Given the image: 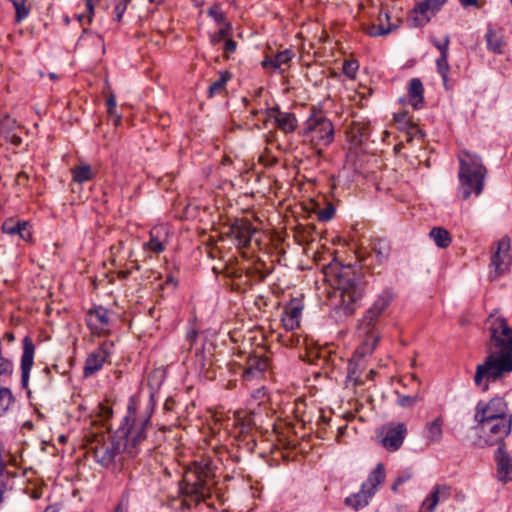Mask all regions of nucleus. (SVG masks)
Instances as JSON below:
<instances>
[{
    "label": "nucleus",
    "instance_id": "nucleus-1",
    "mask_svg": "<svg viewBox=\"0 0 512 512\" xmlns=\"http://www.w3.org/2000/svg\"><path fill=\"white\" fill-rule=\"evenodd\" d=\"M489 341L488 355L483 363L476 366L474 383L483 392L489 389V384L497 382L512 372V328L505 318L487 320Z\"/></svg>",
    "mask_w": 512,
    "mask_h": 512
},
{
    "label": "nucleus",
    "instance_id": "nucleus-2",
    "mask_svg": "<svg viewBox=\"0 0 512 512\" xmlns=\"http://www.w3.org/2000/svg\"><path fill=\"white\" fill-rule=\"evenodd\" d=\"M459 186L457 188V197L467 200L472 194L478 197L484 189L487 169L482 163V159L469 151H462L458 155Z\"/></svg>",
    "mask_w": 512,
    "mask_h": 512
},
{
    "label": "nucleus",
    "instance_id": "nucleus-3",
    "mask_svg": "<svg viewBox=\"0 0 512 512\" xmlns=\"http://www.w3.org/2000/svg\"><path fill=\"white\" fill-rule=\"evenodd\" d=\"M334 273L337 289L341 291L339 309L345 315H352L357 308V302L364 295L365 281L356 268L351 265L336 263Z\"/></svg>",
    "mask_w": 512,
    "mask_h": 512
},
{
    "label": "nucleus",
    "instance_id": "nucleus-4",
    "mask_svg": "<svg viewBox=\"0 0 512 512\" xmlns=\"http://www.w3.org/2000/svg\"><path fill=\"white\" fill-rule=\"evenodd\" d=\"M150 424V416L137 417L136 409L129 405L115 436L125 444L126 455L134 458L140 452L141 444L146 440V429Z\"/></svg>",
    "mask_w": 512,
    "mask_h": 512
},
{
    "label": "nucleus",
    "instance_id": "nucleus-5",
    "mask_svg": "<svg viewBox=\"0 0 512 512\" xmlns=\"http://www.w3.org/2000/svg\"><path fill=\"white\" fill-rule=\"evenodd\" d=\"M212 477L209 464L194 462L183 475L179 484L180 492L193 500H202L210 495Z\"/></svg>",
    "mask_w": 512,
    "mask_h": 512
},
{
    "label": "nucleus",
    "instance_id": "nucleus-6",
    "mask_svg": "<svg viewBox=\"0 0 512 512\" xmlns=\"http://www.w3.org/2000/svg\"><path fill=\"white\" fill-rule=\"evenodd\" d=\"M475 429L480 431V441L487 446L505 445L504 439L511 433L512 417L496 421L477 422Z\"/></svg>",
    "mask_w": 512,
    "mask_h": 512
},
{
    "label": "nucleus",
    "instance_id": "nucleus-7",
    "mask_svg": "<svg viewBox=\"0 0 512 512\" xmlns=\"http://www.w3.org/2000/svg\"><path fill=\"white\" fill-rule=\"evenodd\" d=\"M305 134L316 145L328 146L334 139V126L322 114H314L306 121Z\"/></svg>",
    "mask_w": 512,
    "mask_h": 512
},
{
    "label": "nucleus",
    "instance_id": "nucleus-8",
    "mask_svg": "<svg viewBox=\"0 0 512 512\" xmlns=\"http://www.w3.org/2000/svg\"><path fill=\"white\" fill-rule=\"evenodd\" d=\"M508 403L503 397L496 396L491 398L488 402L479 401L475 407L474 420L475 422L496 421L512 417L508 412Z\"/></svg>",
    "mask_w": 512,
    "mask_h": 512
},
{
    "label": "nucleus",
    "instance_id": "nucleus-9",
    "mask_svg": "<svg viewBox=\"0 0 512 512\" xmlns=\"http://www.w3.org/2000/svg\"><path fill=\"white\" fill-rule=\"evenodd\" d=\"M94 460L102 467L110 468L116 464L117 459L120 460L122 453L126 454L125 444L118 439L115 434L109 442L97 444L92 448Z\"/></svg>",
    "mask_w": 512,
    "mask_h": 512
},
{
    "label": "nucleus",
    "instance_id": "nucleus-10",
    "mask_svg": "<svg viewBox=\"0 0 512 512\" xmlns=\"http://www.w3.org/2000/svg\"><path fill=\"white\" fill-rule=\"evenodd\" d=\"M407 435V427L401 422H390L382 427L377 438L380 445L388 451L395 452L400 449Z\"/></svg>",
    "mask_w": 512,
    "mask_h": 512
},
{
    "label": "nucleus",
    "instance_id": "nucleus-11",
    "mask_svg": "<svg viewBox=\"0 0 512 512\" xmlns=\"http://www.w3.org/2000/svg\"><path fill=\"white\" fill-rule=\"evenodd\" d=\"M447 0H423L415 5L408 20L412 27H423L434 17Z\"/></svg>",
    "mask_w": 512,
    "mask_h": 512
},
{
    "label": "nucleus",
    "instance_id": "nucleus-12",
    "mask_svg": "<svg viewBox=\"0 0 512 512\" xmlns=\"http://www.w3.org/2000/svg\"><path fill=\"white\" fill-rule=\"evenodd\" d=\"M496 250L492 253L491 265L495 269L496 276L505 272L511 264V255L509 250L511 241L509 237L501 238L497 243Z\"/></svg>",
    "mask_w": 512,
    "mask_h": 512
},
{
    "label": "nucleus",
    "instance_id": "nucleus-13",
    "mask_svg": "<svg viewBox=\"0 0 512 512\" xmlns=\"http://www.w3.org/2000/svg\"><path fill=\"white\" fill-rule=\"evenodd\" d=\"M256 229L247 220L236 219L229 227L228 235L233 237L239 247H248Z\"/></svg>",
    "mask_w": 512,
    "mask_h": 512
},
{
    "label": "nucleus",
    "instance_id": "nucleus-14",
    "mask_svg": "<svg viewBox=\"0 0 512 512\" xmlns=\"http://www.w3.org/2000/svg\"><path fill=\"white\" fill-rule=\"evenodd\" d=\"M113 344L104 342L97 349H95L86 359L84 366V375L89 377L93 375L95 372L100 370L109 357Z\"/></svg>",
    "mask_w": 512,
    "mask_h": 512
},
{
    "label": "nucleus",
    "instance_id": "nucleus-15",
    "mask_svg": "<svg viewBox=\"0 0 512 512\" xmlns=\"http://www.w3.org/2000/svg\"><path fill=\"white\" fill-rule=\"evenodd\" d=\"M35 345L32 339L26 336L23 339V353L21 356V385L28 387L30 371L33 366Z\"/></svg>",
    "mask_w": 512,
    "mask_h": 512
},
{
    "label": "nucleus",
    "instance_id": "nucleus-16",
    "mask_svg": "<svg viewBox=\"0 0 512 512\" xmlns=\"http://www.w3.org/2000/svg\"><path fill=\"white\" fill-rule=\"evenodd\" d=\"M267 117L273 118L277 127L284 133H291L297 127V119L293 113L282 112L278 106L266 110Z\"/></svg>",
    "mask_w": 512,
    "mask_h": 512
},
{
    "label": "nucleus",
    "instance_id": "nucleus-17",
    "mask_svg": "<svg viewBox=\"0 0 512 512\" xmlns=\"http://www.w3.org/2000/svg\"><path fill=\"white\" fill-rule=\"evenodd\" d=\"M498 479L507 483L512 480V459L505 450V445H500L495 451Z\"/></svg>",
    "mask_w": 512,
    "mask_h": 512
},
{
    "label": "nucleus",
    "instance_id": "nucleus-18",
    "mask_svg": "<svg viewBox=\"0 0 512 512\" xmlns=\"http://www.w3.org/2000/svg\"><path fill=\"white\" fill-rule=\"evenodd\" d=\"M449 496V486L435 485L431 493L422 502L419 512H434L438 503L447 500Z\"/></svg>",
    "mask_w": 512,
    "mask_h": 512
},
{
    "label": "nucleus",
    "instance_id": "nucleus-19",
    "mask_svg": "<svg viewBox=\"0 0 512 512\" xmlns=\"http://www.w3.org/2000/svg\"><path fill=\"white\" fill-rule=\"evenodd\" d=\"M86 323L93 333H101L110 323L108 310L102 306L90 309L87 313Z\"/></svg>",
    "mask_w": 512,
    "mask_h": 512
},
{
    "label": "nucleus",
    "instance_id": "nucleus-20",
    "mask_svg": "<svg viewBox=\"0 0 512 512\" xmlns=\"http://www.w3.org/2000/svg\"><path fill=\"white\" fill-rule=\"evenodd\" d=\"M267 368L268 363L266 359L258 356H251L247 360L242 376L245 380L258 378L267 370Z\"/></svg>",
    "mask_w": 512,
    "mask_h": 512
},
{
    "label": "nucleus",
    "instance_id": "nucleus-21",
    "mask_svg": "<svg viewBox=\"0 0 512 512\" xmlns=\"http://www.w3.org/2000/svg\"><path fill=\"white\" fill-rule=\"evenodd\" d=\"M295 56L291 49H285L276 53L274 56H266L261 65L263 68H272L273 70L284 71L281 67L287 65Z\"/></svg>",
    "mask_w": 512,
    "mask_h": 512
},
{
    "label": "nucleus",
    "instance_id": "nucleus-22",
    "mask_svg": "<svg viewBox=\"0 0 512 512\" xmlns=\"http://www.w3.org/2000/svg\"><path fill=\"white\" fill-rule=\"evenodd\" d=\"M424 87L419 78H412L408 84L409 102L414 109H420L424 104Z\"/></svg>",
    "mask_w": 512,
    "mask_h": 512
},
{
    "label": "nucleus",
    "instance_id": "nucleus-23",
    "mask_svg": "<svg viewBox=\"0 0 512 512\" xmlns=\"http://www.w3.org/2000/svg\"><path fill=\"white\" fill-rule=\"evenodd\" d=\"M444 419L438 416L425 425L424 437L428 443H439L443 436Z\"/></svg>",
    "mask_w": 512,
    "mask_h": 512
},
{
    "label": "nucleus",
    "instance_id": "nucleus-24",
    "mask_svg": "<svg viewBox=\"0 0 512 512\" xmlns=\"http://www.w3.org/2000/svg\"><path fill=\"white\" fill-rule=\"evenodd\" d=\"M383 17L389 21L390 15L388 12L379 14L380 24H371L363 28L364 32L371 37L386 36L397 29V25L389 24L388 27L383 25Z\"/></svg>",
    "mask_w": 512,
    "mask_h": 512
},
{
    "label": "nucleus",
    "instance_id": "nucleus-25",
    "mask_svg": "<svg viewBox=\"0 0 512 512\" xmlns=\"http://www.w3.org/2000/svg\"><path fill=\"white\" fill-rule=\"evenodd\" d=\"M385 480V468L383 463H378L376 467L369 474L367 480L362 483V487L368 489L370 492H373L375 495L377 488L380 484H382Z\"/></svg>",
    "mask_w": 512,
    "mask_h": 512
},
{
    "label": "nucleus",
    "instance_id": "nucleus-26",
    "mask_svg": "<svg viewBox=\"0 0 512 512\" xmlns=\"http://www.w3.org/2000/svg\"><path fill=\"white\" fill-rule=\"evenodd\" d=\"M373 496V492H370L368 489L361 486L359 492L354 493L345 499V504L355 510H359L367 506Z\"/></svg>",
    "mask_w": 512,
    "mask_h": 512
},
{
    "label": "nucleus",
    "instance_id": "nucleus-27",
    "mask_svg": "<svg viewBox=\"0 0 512 512\" xmlns=\"http://www.w3.org/2000/svg\"><path fill=\"white\" fill-rule=\"evenodd\" d=\"M485 38L487 41V47L490 51L498 54L502 53L504 42L503 35L500 32H496L491 27H489Z\"/></svg>",
    "mask_w": 512,
    "mask_h": 512
},
{
    "label": "nucleus",
    "instance_id": "nucleus-28",
    "mask_svg": "<svg viewBox=\"0 0 512 512\" xmlns=\"http://www.w3.org/2000/svg\"><path fill=\"white\" fill-rule=\"evenodd\" d=\"M429 236L439 248H447L451 243L450 233L443 227L432 228Z\"/></svg>",
    "mask_w": 512,
    "mask_h": 512
},
{
    "label": "nucleus",
    "instance_id": "nucleus-29",
    "mask_svg": "<svg viewBox=\"0 0 512 512\" xmlns=\"http://www.w3.org/2000/svg\"><path fill=\"white\" fill-rule=\"evenodd\" d=\"M393 293L391 290H384L374 301L372 306L370 307L376 313L382 315V313L388 308L390 303L393 300Z\"/></svg>",
    "mask_w": 512,
    "mask_h": 512
},
{
    "label": "nucleus",
    "instance_id": "nucleus-30",
    "mask_svg": "<svg viewBox=\"0 0 512 512\" xmlns=\"http://www.w3.org/2000/svg\"><path fill=\"white\" fill-rule=\"evenodd\" d=\"M393 293L391 290H384L374 301L372 306L370 307L376 313L382 315V313L388 308L390 303L393 300Z\"/></svg>",
    "mask_w": 512,
    "mask_h": 512
},
{
    "label": "nucleus",
    "instance_id": "nucleus-31",
    "mask_svg": "<svg viewBox=\"0 0 512 512\" xmlns=\"http://www.w3.org/2000/svg\"><path fill=\"white\" fill-rule=\"evenodd\" d=\"M372 250L379 262H384L390 255V245L384 239H375L372 244Z\"/></svg>",
    "mask_w": 512,
    "mask_h": 512
},
{
    "label": "nucleus",
    "instance_id": "nucleus-32",
    "mask_svg": "<svg viewBox=\"0 0 512 512\" xmlns=\"http://www.w3.org/2000/svg\"><path fill=\"white\" fill-rule=\"evenodd\" d=\"M303 304L300 299L293 298L285 306L283 314L300 322Z\"/></svg>",
    "mask_w": 512,
    "mask_h": 512
},
{
    "label": "nucleus",
    "instance_id": "nucleus-33",
    "mask_svg": "<svg viewBox=\"0 0 512 512\" xmlns=\"http://www.w3.org/2000/svg\"><path fill=\"white\" fill-rule=\"evenodd\" d=\"M231 77L232 75L228 71L220 72V78L209 86L208 97L212 98L215 94L223 91Z\"/></svg>",
    "mask_w": 512,
    "mask_h": 512
},
{
    "label": "nucleus",
    "instance_id": "nucleus-34",
    "mask_svg": "<svg viewBox=\"0 0 512 512\" xmlns=\"http://www.w3.org/2000/svg\"><path fill=\"white\" fill-rule=\"evenodd\" d=\"M72 174L73 180L80 184L89 181L93 178L91 166L88 164L75 167L72 170Z\"/></svg>",
    "mask_w": 512,
    "mask_h": 512
},
{
    "label": "nucleus",
    "instance_id": "nucleus-35",
    "mask_svg": "<svg viewBox=\"0 0 512 512\" xmlns=\"http://www.w3.org/2000/svg\"><path fill=\"white\" fill-rule=\"evenodd\" d=\"M14 401L15 398L11 390L7 387L0 386V417L7 413Z\"/></svg>",
    "mask_w": 512,
    "mask_h": 512
},
{
    "label": "nucleus",
    "instance_id": "nucleus-36",
    "mask_svg": "<svg viewBox=\"0 0 512 512\" xmlns=\"http://www.w3.org/2000/svg\"><path fill=\"white\" fill-rule=\"evenodd\" d=\"M11 2L15 9V22L21 23L30 13V7L27 5V0H11Z\"/></svg>",
    "mask_w": 512,
    "mask_h": 512
},
{
    "label": "nucleus",
    "instance_id": "nucleus-37",
    "mask_svg": "<svg viewBox=\"0 0 512 512\" xmlns=\"http://www.w3.org/2000/svg\"><path fill=\"white\" fill-rule=\"evenodd\" d=\"M436 67H437L438 73L442 77L444 86L447 88L448 72H449L448 53L440 55L436 59Z\"/></svg>",
    "mask_w": 512,
    "mask_h": 512
},
{
    "label": "nucleus",
    "instance_id": "nucleus-38",
    "mask_svg": "<svg viewBox=\"0 0 512 512\" xmlns=\"http://www.w3.org/2000/svg\"><path fill=\"white\" fill-rule=\"evenodd\" d=\"M17 127V122L14 118L10 116H5L0 119V137H9V134L12 133Z\"/></svg>",
    "mask_w": 512,
    "mask_h": 512
},
{
    "label": "nucleus",
    "instance_id": "nucleus-39",
    "mask_svg": "<svg viewBox=\"0 0 512 512\" xmlns=\"http://www.w3.org/2000/svg\"><path fill=\"white\" fill-rule=\"evenodd\" d=\"M231 30H232L231 24L224 23V25H221V28L217 32L210 35V43L212 45H216V44L220 43L231 33Z\"/></svg>",
    "mask_w": 512,
    "mask_h": 512
},
{
    "label": "nucleus",
    "instance_id": "nucleus-40",
    "mask_svg": "<svg viewBox=\"0 0 512 512\" xmlns=\"http://www.w3.org/2000/svg\"><path fill=\"white\" fill-rule=\"evenodd\" d=\"M380 316H381L380 314L376 313L371 308H369L365 312V314L361 320V327L363 329H367V332H368L369 329L375 325V323L378 321Z\"/></svg>",
    "mask_w": 512,
    "mask_h": 512
},
{
    "label": "nucleus",
    "instance_id": "nucleus-41",
    "mask_svg": "<svg viewBox=\"0 0 512 512\" xmlns=\"http://www.w3.org/2000/svg\"><path fill=\"white\" fill-rule=\"evenodd\" d=\"M394 121L398 126V129L405 131L413 123L408 112H399L394 115Z\"/></svg>",
    "mask_w": 512,
    "mask_h": 512
},
{
    "label": "nucleus",
    "instance_id": "nucleus-42",
    "mask_svg": "<svg viewBox=\"0 0 512 512\" xmlns=\"http://www.w3.org/2000/svg\"><path fill=\"white\" fill-rule=\"evenodd\" d=\"M420 400L418 394L415 395H398L396 400L397 405L403 408H411L415 406Z\"/></svg>",
    "mask_w": 512,
    "mask_h": 512
},
{
    "label": "nucleus",
    "instance_id": "nucleus-43",
    "mask_svg": "<svg viewBox=\"0 0 512 512\" xmlns=\"http://www.w3.org/2000/svg\"><path fill=\"white\" fill-rule=\"evenodd\" d=\"M23 221H15L14 219H7L2 224V231L9 235H16L19 232Z\"/></svg>",
    "mask_w": 512,
    "mask_h": 512
},
{
    "label": "nucleus",
    "instance_id": "nucleus-44",
    "mask_svg": "<svg viewBox=\"0 0 512 512\" xmlns=\"http://www.w3.org/2000/svg\"><path fill=\"white\" fill-rule=\"evenodd\" d=\"M151 237L149 242L146 244L147 248L154 253H161L165 249V245L155 236V231H151Z\"/></svg>",
    "mask_w": 512,
    "mask_h": 512
},
{
    "label": "nucleus",
    "instance_id": "nucleus-45",
    "mask_svg": "<svg viewBox=\"0 0 512 512\" xmlns=\"http://www.w3.org/2000/svg\"><path fill=\"white\" fill-rule=\"evenodd\" d=\"M207 13L219 25H224V23H228L225 19V15H224L223 11L220 9L219 5H213L211 8L208 9Z\"/></svg>",
    "mask_w": 512,
    "mask_h": 512
},
{
    "label": "nucleus",
    "instance_id": "nucleus-46",
    "mask_svg": "<svg viewBox=\"0 0 512 512\" xmlns=\"http://www.w3.org/2000/svg\"><path fill=\"white\" fill-rule=\"evenodd\" d=\"M335 214V208L333 205H328L327 207L320 209L318 211L317 217L320 221H329L333 218Z\"/></svg>",
    "mask_w": 512,
    "mask_h": 512
},
{
    "label": "nucleus",
    "instance_id": "nucleus-47",
    "mask_svg": "<svg viewBox=\"0 0 512 512\" xmlns=\"http://www.w3.org/2000/svg\"><path fill=\"white\" fill-rule=\"evenodd\" d=\"M128 0H119L114 8V20L119 22L127 9Z\"/></svg>",
    "mask_w": 512,
    "mask_h": 512
},
{
    "label": "nucleus",
    "instance_id": "nucleus-48",
    "mask_svg": "<svg viewBox=\"0 0 512 512\" xmlns=\"http://www.w3.org/2000/svg\"><path fill=\"white\" fill-rule=\"evenodd\" d=\"M107 113L110 116H116L117 122L120 121V116L116 114V97L114 94H110L106 99Z\"/></svg>",
    "mask_w": 512,
    "mask_h": 512
},
{
    "label": "nucleus",
    "instance_id": "nucleus-49",
    "mask_svg": "<svg viewBox=\"0 0 512 512\" xmlns=\"http://www.w3.org/2000/svg\"><path fill=\"white\" fill-rule=\"evenodd\" d=\"M432 43L440 51V55L449 53V43H450L449 35H446L443 38V41H441V42L437 41V40H433Z\"/></svg>",
    "mask_w": 512,
    "mask_h": 512
},
{
    "label": "nucleus",
    "instance_id": "nucleus-50",
    "mask_svg": "<svg viewBox=\"0 0 512 512\" xmlns=\"http://www.w3.org/2000/svg\"><path fill=\"white\" fill-rule=\"evenodd\" d=\"M358 69L357 61H346L343 66V72L346 76L354 78Z\"/></svg>",
    "mask_w": 512,
    "mask_h": 512
},
{
    "label": "nucleus",
    "instance_id": "nucleus-51",
    "mask_svg": "<svg viewBox=\"0 0 512 512\" xmlns=\"http://www.w3.org/2000/svg\"><path fill=\"white\" fill-rule=\"evenodd\" d=\"M405 132L407 133L408 135V140H411L412 138H423L424 137V133L422 132V130L415 124V123H412L408 129L405 130Z\"/></svg>",
    "mask_w": 512,
    "mask_h": 512
},
{
    "label": "nucleus",
    "instance_id": "nucleus-52",
    "mask_svg": "<svg viewBox=\"0 0 512 512\" xmlns=\"http://www.w3.org/2000/svg\"><path fill=\"white\" fill-rule=\"evenodd\" d=\"M21 239L24 241H30L32 239V232L30 230V225L28 222L23 221L21 224V227L19 229V232L17 233Z\"/></svg>",
    "mask_w": 512,
    "mask_h": 512
},
{
    "label": "nucleus",
    "instance_id": "nucleus-53",
    "mask_svg": "<svg viewBox=\"0 0 512 512\" xmlns=\"http://www.w3.org/2000/svg\"><path fill=\"white\" fill-rule=\"evenodd\" d=\"M281 321H282L284 328L288 331H292V330L298 328L299 324H300V322L298 320H295V319L288 317L284 314L282 316Z\"/></svg>",
    "mask_w": 512,
    "mask_h": 512
},
{
    "label": "nucleus",
    "instance_id": "nucleus-54",
    "mask_svg": "<svg viewBox=\"0 0 512 512\" xmlns=\"http://www.w3.org/2000/svg\"><path fill=\"white\" fill-rule=\"evenodd\" d=\"M267 392L266 388L264 386L259 387L255 390H253L251 397L255 400H259V403H261L266 398Z\"/></svg>",
    "mask_w": 512,
    "mask_h": 512
},
{
    "label": "nucleus",
    "instance_id": "nucleus-55",
    "mask_svg": "<svg viewBox=\"0 0 512 512\" xmlns=\"http://www.w3.org/2000/svg\"><path fill=\"white\" fill-rule=\"evenodd\" d=\"M236 48H237V43L231 38L227 39L225 41V45H224L225 57H228L229 54L234 53L236 51Z\"/></svg>",
    "mask_w": 512,
    "mask_h": 512
},
{
    "label": "nucleus",
    "instance_id": "nucleus-56",
    "mask_svg": "<svg viewBox=\"0 0 512 512\" xmlns=\"http://www.w3.org/2000/svg\"><path fill=\"white\" fill-rule=\"evenodd\" d=\"M411 477H412V473L410 471H404L400 475H398L395 480L398 481V484L402 485L405 482H407L408 480H410Z\"/></svg>",
    "mask_w": 512,
    "mask_h": 512
},
{
    "label": "nucleus",
    "instance_id": "nucleus-57",
    "mask_svg": "<svg viewBox=\"0 0 512 512\" xmlns=\"http://www.w3.org/2000/svg\"><path fill=\"white\" fill-rule=\"evenodd\" d=\"M8 142L15 146H19L22 143V138L13 132L9 134V137H4Z\"/></svg>",
    "mask_w": 512,
    "mask_h": 512
},
{
    "label": "nucleus",
    "instance_id": "nucleus-58",
    "mask_svg": "<svg viewBox=\"0 0 512 512\" xmlns=\"http://www.w3.org/2000/svg\"><path fill=\"white\" fill-rule=\"evenodd\" d=\"M198 332L195 329H190L186 333V339L190 342L189 349H191L193 342L196 340Z\"/></svg>",
    "mask_w": 512,
    "mask_h": 512
},
{
    "label": "nucleus",
    "instance_id": "nucleus-59",
    "mask_svg": "<svg viewBox=\"0 0 512 512\" xmlns=\"http://www.w3.org/2000/svg\"><path fill=\"white\" fill-rule=\"evenodd\" d=\"M84 1H85L86 9H87V12H88V19H89V22H91L92 15H93V13H94V4H93V0H84Z\"/></svg>",
    "mask_w": 512,
    "mask_h": 512
},
{
    "label": "nucleus",
    "instance_id": "nucleus-60",
    "mask_svg": "<svg viewBox=\"0 0 512 512\" xmlns=\"http://www.w3.org/2000/svg\"><path fill=\"white\" fill-rule=\"evenodd\" d=\"M459 1L462 4V6H464V7L477 5V3H478V0H459Z\"/></svg>",
    "mask_w": 512,
    "mask_h": 512
},
{
    "label": "nucleus",
    "instance_id": "nucleus-61",
    "mask_svg": "<svg viewBox=\"0 0 512 512\" xmlns=\"http://www.w3.org/2000/svg\"><path fill=\"white\" fill-rule=\"evenodd\" d=\"M114 512H127V506H124L123 502H120Z\"/></svg>",
    "mask_w": 512,
    "mask_h": 512
},
{
    "label": "nucleus",
    "instance_id": "nucleus-62",
    "mask_svg": "<svg viewBox=\"0 0 512 512\" xmlns=\"http://www.w3.org/2000/svg\"><path fill=\"white\" fill-rule=\"evenodd\" d=\"M371 351L375 349V347L377 346V343H378V338L375 337V336H372L371 337Z\"/></svg>",
    "mask_w": 512,
    "mask_h": 512
},
{
    "label": "nucleus",
    "instance_id": "nucleus-63",
    "mask_svg": "<svg viewBox=\"0 0 512 512\" xmlns=\"http://www.w3.org/2000/svg\"><path fill=\"white\" fill-rule=\"evenodd\" d=\"M399 486H401V484H398V481L395 480L394 483L391 485V490L396 492Z\"/></svg>",
    "mask_w": 512,
    "mask_h": 512
},
{
    "label": "nucleus",
    "instance_id": "nucleus-64",
    "mask_svg": "<svg viewBox=\"0 0 512 512\" xmlns=\"http://www.w3.org/2000/svg\"><path fill=\"white\" fill-rule=\"evenodd\" d=\"M22 178L28 179V175L25 172H20L17 175V179L20 181Z\"/></svg>",
    "mask_w": 512,
    "mask_h": 512
}]
</instances>
